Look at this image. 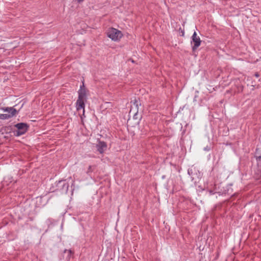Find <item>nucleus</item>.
Wrapping results in <instances>:
<instances>
[{
	"label": "nucleus",
	"mask_w": 261,
	"mask_h": 261,
	"mask_svg": "<svg viewBox=\"0 0 261 261\" xmlns=\"http://www.w3.org/2000/svg\"><path fill=\"white\" fill-rule=\"evenodd\" d=\"M88 92V90L83 91L78 90V98L75 103V107L77 111H79L81 109H84V112L85 111V102L87 100V95Z\"/></svg>",
	"instance_id": "nucleus-1"
},
{
	"label": "nucleus",
	"mask_w": 261,
	"mask_h": 261,
	"mask_svg": "<svg viewBox=\"0 0 261 261\" xmlns=\"http://www.w3.org/2000/svg\"><path fill=\"white\" fill-rule=\"evenodd\" d=\"M1 110L3 111L5 113H9V114H6L5 113L1 114L0 119L1 120L9 119L15 116L19 112V111H17L16 109L14 108V107H2L1 108Z\"/></svg>",
	"instance_id": "nucleus-2"
},
{
	"label": "nucleus",
	"mask_w": 261,
	"mask_h": 261,
	"mask_svg": "<svg viewBox=\"0 0 261 261\" xmlns=\"http://www.w3.org/2000/svg\"><path fill=\"white\" fill-rule=\"evenodd\" d=\"M55 189L53 191H58L62 194H66L69 188V184L66 180H61L55 184Z\"/></svg>",
	"instance_id": "nucleus-3"
},
{
	"label": "nucleus",
	"mask_w": 261,
	"mask_h": 261,
	"mask_svg": "<svg viewBox=\"0 0 261 261\" xmlns=\"http://www.w3.org/2000/svg\"><path fill=\"white\" fill-rule=\"evenodd\" d=\"M107 36L114 41H118L122 37L121 32L116 29L111 28L107 32Z\"/></svg>",
	"instance_id": "nucleus-4"
},
{
	"label": "nucleus",
	"mask_w": 261,
	"mask_h": 261,
	"mask_svg": "<svg viewBox=\"0 0 261 261\" xmlns=\"http://www.w3.org/2000/svg\"><path fill=\"white\" fill-rule=\"evenodd\" d=\"M14 127L17 128V130L14 132L16 136H20L24 135L28 130L29 125L23 122L18 123L14 125Z\"/></svg>",
	"instance_id": "nucleus-5"
},
{
	"label": "nucleus",
	"mask_w": 261,
	"mask_h": 261,
	"mask_svg": "<svg viewBox=\"0 0 261 261\" xmlns=\"http://www.w3.org/2000/svg\"><path fill=\"white\" fill-rule=\"evenodd\" d=\"M201 41L196 32H194L191 37V44L192 45V51H195L200 45Z\"/></svg>",
	"instance_id": "nucleus-6"
},
{
	"label": "nucleus",
	"mask_w": 261,
	"mask_h": 261,
	"mask_svg": "<svg viewBox=\"0 0 261 261\" xmlns=\"http://www.w3.org/2000/svg\"><path fill=\"white\" fill-rule=\"evenodd\" d=\"M107 147V143L104 141H99L96 145V148L97 151L100 153H102L106 150Z\"/></svg>",
	"instance_id": "nucleus-7"
},
{
	"label": "nucleus",
	"mask_w": 261,
	"mask_h": 261,
	"mask_svg": "<svg viewBox=\"0 0 261 261\" xmlns=\"http://www.w3.org/2000/svg\"><path fill=\"white\" fill-rule=\"evenodd\" d=\"M46 224L48 225V227H50L55 225L56 221L51 218H48L46 221Z\"/></svg>",
	"instance_id": "nucleus-8"
},
{
	"label": "nucleus",
	"mask_w": 261,
	"mask_h": 261,
	"mask_svg": "<svg viewBox=\"0 0 261 261\" xmlns=\"http://www.w3.org/2000/svg\"><path fill=\"white\" fill-rule=\"evenodd\" d=\"M94 169H95V166H89L88 167V170L87 171V173L90 174V173H92V172H93Z\"/></svg>",
	"instance_id": "nucleus-9"
},
{
	"label": "nucleus",
	"mask_w": 261,
	"mask_h": 261,
	"mask_svg": "<svg viewBox=\"0 0 261 261\" xmlns=\"http://www.w3.org/2000/svg\"><path fill=\"white\" fill-rule=\"evenodd\" d=\"M88 90L85 86V84H84V80L82 81V85L80 86V89L79 90Z\"/></svg>",
	"instance_id": "nucleus-10"
},
{
	"label": "nucleus",
	"mask_w": 261,
	"mask_h": 261,
	"mask_svg": "<svg viewBox=\"0 0 261 261\" xmlns=\"http://www.w3.org/2000/svg\"><path fill=\"white\" fill-rule=\"evenodd\" d=\"M179 32L181 34V36H184V35H185V32H184V29H182L181 28H180L179 29Z\"/></svg>",
	"instance_id": "nucleus-11"
},
{
	"label": "nucleus",
	"mask_w": 261,
	"mask_h": 261,
	"mask_svg": "<svg viewBox=\"0 0 261 261\" xmlns=\"http://www.w3.org/2000/svg\"><path fill=\"white\" fill-rule=\"evenodd\" d=\"M134 104L136 106V107H138L139 101L137 99H135L134 101Z\"/></svg>",
	"instance_id": "nucleus-12"
},
{
	"label": "nucleus",
	"mask_w": 261,
	"mask_h": 261,
	"mask_svg": "<svg viewBox=\"0 0 261 261\" xmlns=\"http://www.w3.org/2000/svg\"><path fill=\"white\" fill-rule=\"evenodd\" d=\"M67 251L68 253V255H70L71 254H72L73 253L72 251L71 250H65V252Z\"/></svg>",
	"instance_id": "nucleus-13"
},
{
	"label": "nucleus",
	"mask_w": 261,
	"mask_h": 261,
	"mask_svg": "<svg viewBox=\"0 0 261 261\" xmlns=\"http://www.w3.org/2000/svg\"><path fill=\"white\" fill-rule=\"evenodd\" d=\"M208 193H209V194L210 195H214L215 193L214 192V191L212 190H210L208 191Z\"/></svg>",
	"instance_id": "nucleus-14"
},
{
	"label": "nucleus",
	"mask_w": 261,
	"mask_h": 261,
	"mask_svg": "<svg viewBox=\"0 0 261 261\" xmlns=\"http://www.w3.org/2000/svg\"><path fill=\"white\" fill-rule=\"evenodd\" d=\"M254 76H255V77H259V74H258V73H257V72H256V73H255L254 74Z\"/></svg>",
	"instance_id": "nucleus-15"
},
{
	"label": "nucleus",
	"mask_w": 261,
	"mask_h": 261,
	"mask_svg": "<svg viewBox=\"0 0 261 261\" xmlns=\"http://www.w3.org/2000/svg\"><path fill=\"white\" fill-rule=\"evenodd\" d=\"M197 97V95H195L194 98V101H196Z\"/></svg>",
	"instance_id": "nucleus-16"
},
{
	"label": "nucleus",
	"mask_w": 261,
	"mask_h": 261,
	"mask_svg": "<svg viewBox=\"0 0 261 261\" xmlns=\"http://www.w3.org/2000/svg\"><path fill=\"white\" fill-rule=\"evenodd\" d=\"M84 0H77V1L78 2V3H80L81 2H82L83 1H84Z\"/></svg>",
	"instance_id": "nucleus-17"
},
{
	"label": "nucleus",
	"mask_w": 261,
	"mask_h": 261,
	"mask_svg": "<svg viewBox=\"0 0 261 261\" xmlns=\"http://www.w3.org/2000/svg\"><path fill=\"white\" fill-rule=\"evenodd\" d=\"M83 117H85V112H84H84L83 113L82 116H81V119H82V118H83Z\"/></svg>",
	"instance_id": "nucleus-18"
},
{
	"label": "nucleus",
	"mask_w": 261,
	"mask_h": 261,
	"mask_svg": "<svg viewBox=\"0 0 261 261\" xmlns=\"http://www.w3.org/2000/svg\"><path fill=\"white\" fill-rule=\"evenodd\" d=\"M188 174H190V171L188 170Z\"/></svg>",
	"instance_id": "nucleus-19"
},
{
	"label": "nucleus",
	"mask_w": 261,
	"mask_h": 261,
	"mask_svg": "<svg viewBox=\"0 0 261 261\" xmlns=\"http://www.w3.org/2000/svg\"><path fill=\"white\" fill-rule=\"evenodd\" d=\"M6 114H9V113H6Z\"/></svg>",
	"instance_id": "nucleus-20"
}]
</instances>
